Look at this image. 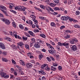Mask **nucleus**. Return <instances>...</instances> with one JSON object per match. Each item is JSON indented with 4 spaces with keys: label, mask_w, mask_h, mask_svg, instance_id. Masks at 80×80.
I'll return each mask as SVG.
<instances>
[{
    "label": "nucleus",
    "mask_w": 80,
    "mask_h": 80,
    "mask_svg": "<svg viewBox=\"0 0 80 80\" xmlns=\"http://www.w3.org/2000/svg\"><path fill=\"white\" fill-rule=\"evenodd\" d=\"M0 75L1 77H4L6 75V73H5L3 72H0Z\"/></svg>",
    "instance_id": "nucleus-6"
},
{
    "label": "nucleus",
    "mask_w": 80,
    "mask_h": 80,
    "mask_svg": "<svg viewBox=\"0 0 80 80\" xmlns=\"http://www.w3.org/2000/svg\"><path fill=\"white\" fill-rule=\"evenodd\" d=\"M30 17L31 18H33L32 20L33 19V20H35V18H36V16H35V15H34L32 14L30 16Z\"/></svg>",
    "instance_id": "nucleus-16"
},
{
    "label": "nucleus",
    "mask_w": 80,
    "mask_h": 80,
    "mask_svg": "<svg viewBox=\"0 0 80 80\" xmlns=\"http://www.w3.org/2000/svg\"><path fill=\"white\" fill-rule=\"evenodd\" d=\"M19 27H20V28H21V29H22V30L24 28V27H23V25L22 24H20L19 25Z\"/></svg>",
    "instance_id": "nucleus-24"
},
{
    "label": "nucleus",
    "mask_w": 80,
    "mask_h": 80,
    "mask_svg": "<svg viewBox=\"0 0 80 80\" xmlns=\"http://www.w3.org/2000/svg\"><path fill=\"white\" fill-rule=\"evenodd\" d=\"M30 58H31V59L33 58H34V57H33V56L32 55H30Z\"/></svg>",
    "instance_id": "nucleus-59"
},
{
    "label": "nucleus",
    "mask_w": 80,
    "mask_h": 80,
    "mask_svg": "<svg viewBox=\"0 0 80 80\" xmlns=\"http://www.w3.org/2000/svg\"><path fill=\"white\" fill-rule=\"evenodd\" d=\"M11 12H12V13H15V14L17 13V12L16 11H14L12 10H11Z\"/></svg>",
    "instance_id": "nucleus-43"
},
{
    "label": "nucleus",
    "mask_w": 80,
    "mask_h": 80,
    "mask_svg": "<svg viewBox=\"0 0 80 80\" xmlns=\"http://www.w3.org/2000/svg\"><path fill=\"white\" fill-rule=\"evenodd\" d=\"M40 36L43 38H45L46 37V36L44 34H40Z\"/></svg>",
    "instance_id": "nucleus-30"
},
{
    "label": "nucleus",
    "mask_w": 80,
    "mask_h": 80,
    "mask_svg": "<svg viewBox=\"0 0 80 80\" xmlns=\"http://www.w3.org/2000/svg\"><path fill=\"white\" fill-rule=\"evenodd\" d=\"M66 32H67H67H68V33H72V32H71L69 30H67L66 31Z\"/></svg>",
    "instance_id": "nucleus-55"
},
{
    "label": "nucleus",
    "mask_w": 80,
    "mask_h": 80,
    "mask_svg": "<svg viewBox=\"0 0 80 80\" xmlns=\"http://www.w3.org/2000/svg\"><path fill=\"white\" fill-rule=\"evenodd\" d=\"M2 54L4 55H7V52H2Z\"/></svg>",
    "instance_id": "nucleus-58"
},
{
    "label": "nucleus",
    "mask_w": 80,
    "mask_h": 80,
    "mask_svg": "<svg viewBox=\"0 0 80 80\" xmlns=\"http://www.w3.org/2000/svg\"><path fill=\"white\" fill-rule=\"evenodd\" d=\"M51 25L52 27H55V23L53 22H52L51 23Z\"/></svg>",
    "instance_id": "nucleus-28"
},
{
    "label": "nucleus",
    "mask_w": 80,
    "mask_h": 80,
    "mask_svg": "<svg viewBox=\"0 0 80 80\" xmlns=\"http://www.w3.org/2000/svg\"><path fill=\"white\" fill-rule=\"evenodd\" d=\"M45 69L46 70H47V71H49V70H50V68L48 67V66L45 67Z\"/></svg>",
    "instance_id": "nucleus-22"
},
{
    "label": "nucleus",
    "mask_w": 80,
    "mask_h": 80,
    "mask_svg": "<svg viewBox=\"0 0 80 80\" xmlns=\"http://www.w3.org/2000/svg\"><path fill=\"white\" fill-rule=\"evenodd\" d=\"M1 20H2V22H4L6 24H7V25H9V23H10L9 22V20H8L5 18H3Z\"/></svg>",
    "instance_id": "nucleus-1"
},
{
    "label": "nucleus",
    "mask_w": 80,
    "mask_h": 80,
    "mask_svg": "<svg viewBox=\"0 0 80 80\" xmlns=\"http://www.w3.org/2000/svg\"><path fill=\"white\" fill-rule=\"evenodd\" d=\"M70 37V36L69 35H67L64 37L65 38H69Z\"/></svg>",
    "instance_id": "nucleus-26"
},
{
    "label": "nucleus",
    "mask_w": 80,
    "mask_h": 80,
    "mask_svg": "<svg viewBox=\"0 0 80 80\" xmlns=\"http://www.w3.org/2000/svg\"><path fill=\"white\" fill-rule=\"evenodd\" d=\"M39 73H42V75H45V74H46V73L44 72V71L43 70H41L40 71H38Z\"/></svg>",
    "instance_id": "nucleus-7"
},
{
    "label": "nucleus",
    "mask_w": 80,
    "mask_h": 80,
    "mask_svg": "<svg viewBox=\"0 0 80 80\" xmlns=\"http://www.w3.org/2000/svg\"><path fill=\"white\" fill-rule=\"evenodd\" d=\"M38 44V42H36L34 45L35 47L36 48H39V47H40V46Z\"/></svg>",
    "instance_id": "nucleus-10"
},
{
    "label": "nucleus",
    "mask_w": 80,
    "mask_h": 80,
    "mask_svg": "<svg viewBox=\"0 0 80 80\" xmlns=\"http://www.w3.org/2000/svg\"><path fill=\"white\" fill-rule=\"evenodd\" d=\"M50 58L51 60H53V61H55V58H53L52 57H50Z\"/></svg>",
    "instance_id": "nucleus-53"
},
{
    "label": "nucleus",
    "mask_w": 80,
    "mask_h": 80,
    "mask_svg": "<svg viewBox=\"0 0 80 80\" xmlns=\"http://www.w3.org/2000/svg\"><path fill=\"white\" fill-rule=\"evenodd\" d=\"M12 48H13L14 49H16L17 48V46H15V45L12 44L11 46Z\"/></svg>",
    "instance_id": "nucleus-19"
},
{
    "label": "nucleus",
    "mask_w": 80,
    "mask_h": 80,
    "mask_svg": "<svg viewBox=\"0 0 80 80\" xmlns=\"http://www.w3.org/2000/svg\"><path fill=\"white\" fill-rule=\"evenodd\" d=\"M11 5H10V8H12L13 7H15V6H14V5L12 4V3H10Z\"/></svg>",
    "instance_id": "nucleus-35"
},
{
    "label": "nucleus",
    "mask_w": 80,
    "mask_h": 80,
    "mask_svg": "<svg viewBox=\"0 0 80 80\" xmlns=\"http://www.w3.org/2000/svg\"><path fill=\"white\" fill-rule=\"evenodd\" d=\"M48 52L50 54H52V55H53L55 53V51L54 50H48Z\"/></svg>",
    "instance_id": "nucleus-4"
},
{
    "label": "nucleus",
    "mask_w": 80,
    "mask_h": 80,
    "mask_svg": "<svg viewBox=\"0 0 80 80\" xmlns=\"http://www.w3.org/2000/svg\"><path fill=\"white\" fill-rule=\"evenodd\" d=\"M54 9L55 10H60V8L58 7H55Z\"/></svg>",
    "instance_id": "nucleus-36"
},
{
    "label": "nucleus",
    "mask_w": 80,
    "mask_h": 80,
    "mask_svg": "<svg viewBox=\"0 0 80 80\" xmlns=\"http://www.w3.org/2000/svg\"><path fill=\"white\" fill-rule=\"evenodd\" d=\"M39 18L40 19H42V20H45V18L43 17H40Z\"/></svg>",
    "instance_id": "nucleus-57"
},
{
    "label": "nucleus",
    "mask_w": 80,
    "mask_h": 80,
    "mask_svg": "<svg viewBox=\"0 0 80 80\" xmlns=\"http://www.w3.org/2000/svg\"><path fill=\"white\" fill-rule=\"evenodd\" d=\"M33 21H34V23H35V24H36V25H37L38 24V23H38V21H37V20H36V19H33Z\"/></svg>",
    "instance_id": "nucleus-25"
},
{
    "label": "nucleus",
    "mask_w": 80,
    "mask_h": 80,
    "mask_svg": "<svg viewBox=\"0 0 80 80\" xmlns=\"http://www.w3.org/2000/svg\"><path fill=\"white\" fill-rule=\"evenodd\" d=\"M19 73V74H20V75H23V71H20Z\"/></svg>",
    "instance_id": "nucleus-56"
},
{
    "label": "nucleus",
    "mask_w": 80,
    "mask_h": 80,
    "mask_svg": "<svg viewBox=\"0 0 80 80\" xmlns=\"http://www.w3.org/2000/svg\"><path fill=\"white\" fill-rule=\"evenodd\" d=\"M58 68L59 70H60V71L62 70V66H59L58 67Z\"/></svg>",
    "instance_id": "nucleus-49"
},
{
    "label": "nucleus",
    "mask_w": 80,
    "mask_h": 80,
    "mask_svg": "<svg viewBox=\"0 0 80 80\" xmlns=\"http://www.w3.org/2000/svg\"><path fill=\"white\" fill-rule=\"evenodd\" d=\"M20 63H22V65H25V62L22 60H20Z\"/></svg>",
    "instance_id": "nucleus-23"
},
{
    "label": "nucleus",
    "mask_w": 80,
    "mask_h": 80,
    "mask_svg": "<svg viewBox=\"0 0 80 80\" xmlns=\"http://www.w3.org/2000/svg\"><path fill=\"white\" fill-rule=\"evenodd\" d=\"M25 47L27 49H29L30 48L29 47V46L28 45L26 44L25 45Z\"/></svg>",
    "instance_id": "nucleus-38"
},
{
    "label": "nucleus",
    "mask_w": 80,
    "mask_h": 80,
    "mask_svg": "<svg viewBox=\"0 0 80 80\" xmlns=\"http://www.w3.org/2000/svg\"><path fill=\"white\" fill-rule=\"evenodd\" d=\"M40 7H41L42 8L45 9V7L44 6H43V5H41L40 6Z\"/></svg>",
    "instance_id": "nucleus-50"
},
{
    "label": "nucleus",
    "mask_w": 80,
    "mask_h": 80,
    "mask_svg": "<svg viewBox=\"0 0 80 80\" xmlns=\"http://www.w3.org/2000/svg\"><path fill=\"white\" fill-rule=\"evenodd\" d=\"M61 19L62 20H68V18L65 16H62L61 17Z\"/></svg>",
    "instance_id": "nucleus-8"
},
{
    "label": "nucleus",
    "mask_w": 80,
    "mask_h": 80,
    "mask_svg": "<svg viewBox=\"0 0 80 80\" xmlns=\"http://www.w3.org/2000/svg\"><path fill=\"white\" fill-rule=\"evenodd\" d=\"M13 77H14V76L13 75H10V78L13 79Z\"/></svg>",
    "instance_id": "nucleus-63"
},
{
    "label": "nucleus",
    "mask_w": 80,
    "mask_h": 80,
    "mask_svg": "<svg viewBox=\"0 0 80 80\" xmlns=\"http://www.w3.org/2000/svg\"><path fill=\"white\" fill-rule=\"evenodd\" d=\"M23 45V43L22 42H20L19 43V46H22Z\"/></svg>",
    "instance_id": "nucleus-42"
},
{
    "label": "nucleus",
    "mask_w": 80,
    "mask_h": 80,
    "mask_svg": "<svg viewBox=\"0 0 80 80\" xmlns=\"http://www.w3.org/2000/svg\"><path fill=\"white\" fill-rule=\"evenodd\" d=\"M12 63H14V64H16V62H15V60H14L13 59H12Z\"/></svg>",
    "instance_id": "nucleus-52"
},
{
    "label": "nucleus",
    "mask_w": 80,
    "mask_h": 80,
    "mask_svg": "<svg viewBox=\"0 0 80 80\" xmlns=\"http://www.w3.org/2000/svg\"><path fill=\"white\" fill-rule=\"evenodd\" d=\"M26 66L28 68H30L32 67L33 65L31 63H28L26 64Z\"/></svg>",
    "instance_id": "nucleus-2"
},
{
    "label": "nucleus",
    "mask_w": 80,
    "mask_h": 80,
    "mask_svg": "<svg viewBox=\"0 0 80 80\" xmlns=\"http://www.w3.org/2000/svg\"><path fill=\"white\" fill-rule=\"evenodd\" d=\"M50 8L49 7H48L47 8H46V9L47 10V11H48V12H50Z\"/></svg>",
    "instance_id": "nucleus-47"
},
{
    "label": "nucleus",
    "mask_w": 80,
    "mask_h": 80,
    "mask_svg": "<svg viewBox=\"0 0 80 80\" xmlns=\"http://www.w3.org/2000/svg\"><path fill=\"white\" fill-rule=\"evenodd\" d=\"M74 27H75V28H80V26H79L77 24L75 25L74 26Z\"/></svg>",
    "instance_id": "nucleus-45"
},
{
    "label": "nucleus",
    "mask_w": 80,
    "mask_h": 80,
    "mask_svg": "<svg viewBox=\"0 0 80 80\" xmlns=\"http://www.w3.org/2000/svg\"><path fill=\"white\" fill-rule=\"evenodd\" d=\"M53 1L56 3H58L59 2V0H53Z\"/></svg>",
    "instance_id": "nucleus-41"
},
{
    "label": "nucleus",
    "mask_w": 80,
    "mask_h": 80,
    "mask_svg": "<svg viewBox=\"0 0 80 80\" xmlns=\"http://www.w3.org/2000/svg\"><path fill=\"white\" fill-rule=\"evenodd\" d=\"M43 57V55L41 54L39 55V60H42V58Z\"/></svg>",
    "instance_id": "nucleus-20"
},
{
    "label": "nucleus",
    "mask_w": 80,
    "mask_h": 80,
    "mask_svg": "<svg viewBox=\"0 0 80 80\" xmlns=\"http://www.w3.org/2000/svg\"><path fill=\"white\" fill-rule=\"evenodd\" d=\"M70 43L72 44H73V43H74V41H73V40L72 39V40L70 41Z\"/></svg>",
    "instance_id": "nucleus-54"
},
{
    "label": "nucleus",
    "mask_w": 80,
    "mask_h": 80,
    "mask_svg": "<svg viewBox=\"0 0 80 80\" xmlns=\"http://www.w3.org/2000/svg\"><path fill=\"white\" fill-rule=\"evenodd\" d=\"M50 6H51V7H54L55 6L54 4L52 3H50Z\"/></svg>",
    "instance_id": "nucleus-46"
},
{
    "label": "nucleus",
    "mask_w": 80,
    "mask_h": 80,
    "mask_svg": "<svg viewBox=\"0 0 80 80\" xmlns=\"http://www.w3.org/2000/svg\"><path fill=\"white\" fill-rule=\"evenodd\" d=\"M72 50L73 51H76V50H77V47L75 45L73 46L72 47Z\"/></svg>",
    "instance_id": "nucleus-9"
},
{
    "label": "nucleus",
    "mask_w": 80,
    "mask_h": 80,
    "mask_svg": "<svg viewBox=\"0 0 80 80\" xmlns=\"http://www.w3.org/2000/svg\"><path fill=\"white\" fill-rule=\"evenodd\" d=\"M72 40L74 42L77 43V42H78V40L76 38H72Z\"/></svg>",
    "instance_id": "nucleus-21"
},
{
    "label": "nucleus",
    "mask_w": 80,
    "mask_h": 80,
    "mask_svg": "<svg viewBox=\"0 0 80 80\" xmlns=\"http://www.w3.org/2000/svg\"><path fill=\"white\" fill-rule=\"evenodd\" d=\"M58 80H62V79L60 77H58L57 78Z\"/></svg>",
    "instance_id": "nucleus-64"
},
{
    "label": "nucleus",
    "mask_w": 80,
    "mask_h": 80,
    "mask_svg": "<svg viewBox=\"0 0 80 80\" xmlns=\"http://www.w3.org/2000/svg\"><path fill=\"white\" fill-rule=\"evenodd\" d=\"M5 40H7L8 41H9V42H10V38L9 37H6L5 38Z\"/></svg>",
    "instance_id": "nucleus-27"
},
{
    "label": "nucleus",
    "mask_w": 80,
    "mask_h": 80,
    "mask_svg": "<svg viewBox=\"0 0 80 80\" xmlns=\"http://www.w3.org/2000/svg\"><path fill=\"white\" fill-rule=\"evenodd\" d=\"M63 46H65L66 47V46H67V48H68V45H69V43L67 42H64L63 43Z\"/></svg>",
    "instance_id": "nucleus-12"
},
{
    "label": "nucleus",
    "mask_w": 80,
    "mask_h": 80,
    "mask_svg": "<svg viewBox=\"0 0 80 80\" xmlns=\"http://www.w3.org/2000/svg\"><path fill=\"white\" fill-rule=\"evenodd\" d=\"M2 60L3 62H6L8 61V60L5 58H2Z\"/></svg>",
    "instance_id": "nucleus-34"
},
{
    "label": "nucleus",
    "mask_w": 80,
    "mask_h": 80,
    "mask_svg": "<svg viewBox=\"0 0 80 80\" xmlns=\"http://www.w3.org/2000/svg\"><path fill=\"white\" fill-rule=\"evenodd\" d=\"M12 25L13 26V27H14V28H16V27H17V25H16V24L15 23V22H14V21L13 20H12Z\"/></svg>",
    "instance_id": "nucleus-11"
},
{
    "label": "nucleus",
    "mask_w": 80,
    "mask_h": 80,
    "mask_svg": "<svg viewBox=\"0 0 80 80\" xmlns=\"http://www.w3.org/2000/svg\"><path fill=\"white\" fill-rule=\"evenodd\" d=\"M46 45H47V46H48V47L49 48H50L51 49V50H54V48L53 47H52L50 44L49 43L47 42L46 43Z\"/></svg>",
    "instance_id": "nucleus-5"
},
{
    "label": "nucleus",
    "mask_w": 80,
    "mask_h": 80,
    "mask_svg": "<svg viewBox=\"0 0 80 80\" xmlns=\"http://www.w3.org/2000/svg\"><path fill=\"white\" fill-rule=\"evenodd\" d=\"M0 8H2V9H3V10H6L7 8H6L2 5H1L0 6Z\"/></svg>",
    "instance_id": "nucleus-18"
},
{
    "label": "nucleus",
    "mask_w": 80,
    "mask_h": 80,
    "mask_svg": "<svg viewBox=\"0 0 80 80\" xmlns=\"http://www.w3.org/2000/svg\"><path fill=\"white\" fill-rule=\"evenodd\" d=\"M24 34H25V35H26V36H27V37H30V36L28 33L25 32H24Z\"/></svg>",
    "instance_id": "nucleus-33"
},
{
    "label": "nucleus",
    "mask_w": 80,
    "mask_h": 80,
    "mask_svg": "<svg viewBox=\"0 0 80 80\" xmlns=\"http://www.w3.org/2000/svg\"><path fill=\"white\" fill-rule=\"evenodd\" d=\"M22 6H18V10H22Z\"/></svg>",
    "instance_id": "nucleus-32"
},
{
    "label": "nucleus",
    "mask_w": 80,
    "mask_h": 80,
    "mask_svg": "<svg viewBox=\"0 0 80 80\" xmlns=\"http://www.w3.org/2000/svg\"><path fill=\"white\" fill-rule=\"evenodd\" d=\"M29 33L30 35H31V36H32V37H34V36H35V35H34V33H33V32H32V31H29Z\"/></svg>",
    "instance_id": "nucleus-15"
},
{
    "label": "nucleus",
    "mask_w": 80,
    "mask_h": 80,
    "mask_svg": "<svg viewBox=\"0 0 80 80\" xmlns=\"http://www.w3.org/2000/svg\"><path fill=\"white\" fill-rule=\"evenodd\" d=\"M29 24H30V25H32L33 24V22H32V21L29 20Z\"/></svg>",
    "instance_id": "nucleus-60"
},
{
    "label": "nucleus",
    "mask_w": 80,
    "mask_h": 80,
    "mask_svg": "<svg viewBox=\"0 0 80 80\" xmlns=\"http://www.w3.org/2000/svg\"><path fill=\"white\" fill-rule=\"evenodd\" d=\"M13 34L14 35V37L15 38H17V32H13Z\"/></svg>",
    "instance_id": "nucleus-31"
},
{
    "label": "nucleus",
    "mask_w": 80,
    "mask_h": 80,
    "mask_svg": "<svg viewBox=\"0 0 80 80\" xmlns=\"http://www.w3.org/2000/svg\"><path fill=\"white\" fill-rule=\"evenodd\" d=\"M14 74L16 76L17 75V74H18V73H17V71H14Z\"/></svg>",
    "instance_id": "nucleus-61"
},
{
    "label": "nucleus",
    "mask_w": 80,
    "mask_h": 80,
    "mask_svg": "<svg viewBox=\"0 0 80 80\" xmlns=\"http://www.w3.org/2000/svg\"><path fill=\"white\" fill-rule=\"evenodd\" d=\"M51 68L52 70H53V71H55L56 70L57 68L53 66H52Z\"/></svg>",
    "instance_id": "nucleus-13"
},
{
    "label": "nucleus",
    "mask_w": 80,
    "mask_h": 80,
    "mask_svg": "<svg viewBox=\"0 0 80 80\" xmlns=\"http://www.w3.org/2000/svg\"><path fill=\"white\" fill-rule=\"evenodd\" d=\"M65 28V27L64 26H62L60 27V29L61 30H62V29H63V28Z\"/></svg>",
    "instance_id": "nucleus-48"
},
{
    "label": "nucleus",
    "mask_w": 80,
    "mask_h": 80,
    "mask_svg": "<svg viewBox=\"0 0 80 80\" xmlns=\"http://www.w3.org/2000/svg\"><path fill=\"white\" fill-rule=\"evenodd\" d=\"M58 45L59 46H63V43L59 42L58 43Z\"/></svg>",
    "instance_id": "nucleus-29"
},
{
    "label": "nucleus",
    "mask_w": 80,
    "mask_h": 80,
    "mask_svg": "<svg viewBox=\"0 0 80 80\" xmlns=\"http://www.w3.org/2000/svg\"><path fill=\"white\" fill-rule=\"evenodd\" d=\"M1 10L2 12L4 13L5 15H6V16H8V14H7V12H6L5 11H4V10H3L2 9H1Z\"/></svg>",
    "instance_id": "nucleus-17"
},
{
    "label": "nucleus",
    "mask_w": 80,
    "mask_h": 80,
    "mask_svg": "<svg viewBox=\"0 0 80 80\" xmlns=\"http://www.w3.org/2000/svg\"><path fill=\"white\" fill-rule=\"evenodd\" d=\"M27 8H25L24 7H22V11L24 12H25V9H26Z\"/></svg>",
    "instance_id": "nucleus-37"
},
{
    "label": "nucleus",
    "mask_w": 80,
    "mask_h": 80,
    "mask_svg": "<svg viewBox=\"0 0 80 80\" xmlns=\"http://www.w3.org/2000/svg\"><path fill=\"white\" fill-rule=\"evenodd\" d=\"M80 12L79 11H77L76 12V14L77 15H78L80 14Z\"/></svg>",
    "instance_id": "nucleus-51"
},
{
    "label": "nucleus",
    "mask_w": 80,
    "mask_h": 80,
    "mask_svg": "<svg viewBox=\"0 0 80 80\" xmlns=\"http://www.w3.org/2000/svg\"><path fill=\"white\" fill-rule=\"evenodd\" d=\"M22 39H23V40H27V39H28V38H27V37L25 38V37L23 36Z\"/></svg>",
    "instance_id": "nucleus-39"
},
{
    "label": "nucleus",
    "mask_w": 80,
    "mask_h": 80,
    "mask_svg": "<svg viewBox=\"0 0 80 80\" xmlns=\"http://www.w3.org/2000/svg\"><path fill=\"white\" fill-rule=\"evenodd\" d=\"M4 78H9V76L8 75H5L4 76Z\"/></svg>",
    "instance_id": "nucleus-44"
},
{
    "label": "nucleus",
    "mask_w": 80,
    "mask_h": 80,
    "mask_svg": "<svg viewBox=\"0 0 80 80\" xmlns=\"http://www.w3.org/2000/svg\"><path fill=\"white\" fill-rule=\"evenodd\" d=\"M47 59L49 61V62H51V59L49 57H47Z\"/></svg>",
    "instance_id": "nucleus-40"
},
{
    "label": "nucleus",
    "mask_w": 80,
    "mask_h": 80,
    "mask_svg": "<svg viewBox=\"0 0 80 80\" xmlns=\"http://www.w3.org/2000/svg\"><path fill=\"white\" fill-rule=\"evenodd\" d=\"M31 55H32V53H31L30 52H28L27 54L28 56H30Z\"/></svg>",
    "instance_id": "nucleus-62"
},
{
    "label": "nucleus",
    "mask_w": 80,
    "mask_h": 80,
    "mask_svg": "<svg viewBox=\"0 0 80 80\" xmlns=\"http://www.w3.org/2000/svg\"><path fill=\"white\" fill-rule=\"evenodd\" d=\"M48 64H44L42 65V66H41V68H45V67H48Z\"/></svg>",
    "instance_id": "nucleus-14"
},
{
    "label": "nucleus",
    "mask_w": 80,
    "mask_h": 80,
    "mask_svg": "<svg viewBox=\"0 0 80 80\" xmlns=\"http://www.w3.org/2000/svg\"><path fill=\"white\" fill-rule=\"evenodd\" d=\"M0 48H2V49H5V45L2 42H0Z\"/></svg>",
    "instance_id": "nucleus-3"
}]
</instances>
